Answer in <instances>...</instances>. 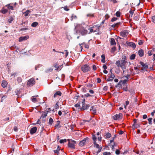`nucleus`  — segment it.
<instances>
[{
	"instance_id": "1",
	"label": "nucleus",
	"mask_w": 155,
	"mask_h": 155,
	"mask_svg": "<svg viewBox=\"0 0 155 155\" xmlns=\"http://www.w3.org/2000/svg\"><path fill=\"white\" fill-rule=\"evenodd\" d=\"M81 69L82 71L84 73L87 72L91 69L90 68L87 64H85L82 66Z\"/></svg>"
},
{
	"instance_id": "2",
	"label": "nucleus",
	"mask_w": 155,
	"mask_h": 155,
	"mask_svg": "<svg viewBox=\"0 0 155 155\" xmlns=\"http://www.w3.org/2000/svg\"><path fill=\"white\" fill-rule=\"evenodd\" d=\"M77 32L80 33L82 35H84L88 33V31L87 29H85L84 28H81L80 30L77 31Z\"/></svg>"
},
{
	"instance_id": "3",
	"label": "nucleus",
	"mask_w": 155,
	"mask_h": 155,
	"mask_svg": "<svg viewBox=\"0 0 155 155\" xmlns=\"http://www.w3.org/2000/svg\"><path fill=\"white\" fill-rule=\"evenodd\" d=\"M69 141L68 143V146L69 147L73 149L75 148V144L76 143L75 141L72 140H68Z\"/></svg>"
},
{
	"instance_id": "4",
	"label": "nucleus",
	"mask_w": 155,
	"mask_h": 155,
	"mask_svg": "<svg viewBox=\"0 0 155 155\" xmlns=\"http://www.w3.org/2000/svg\"><path fill=\"white\" fill-rule=\"evenodd\" d=\"M123 115L121 113L118 114H116L113 117V118L114 120H120L122 118Z\"/></svg>"
},
{
	"instance_id": "5",
	"label": "nucleus",
	"mask_w": 155,
	"mask_h": 155,
	"mask_svg": "<svg viewBox=\"0 0 155 155\" xmlns=\"http://www.w3.org/2000/svg\"><path fill=\"white\" fill-rule=\"evenodd\" d=\"M89 141V138L86 137L83 140L81 141L79 143V145L81 147L84 146V144L87 143Z\"/></svg>"
},
{
	"instance_id": "6",
	"label": "nucleus",
	"mask_w": 155,
	"mask_h": 155,
	"mask_svg": "<svg viewBox=\"0 0 155 155\" xmlns=\"http://www.w3.org/2000/svg\"><path fill=\"white\" fill-rule=\"evenodd\" d=\"M35 83V81L34 78H31L28 81L27 85L28 86H32Z\"/></svg>"
},
{
	"instance_id": "7",
	"label": "nucleus",
	"mask_w": 155,
	"mask_h": 155,
	"mask_svg": "<svg viewBox=\"0 0 155 155\" xmlns=\"http://www.w3.org/2000/svg\"><path fill=\"white\" fill-rule=\"evenodd\" d=\"M38 97V95L36 96H33L31 97V99L32 101L34 103H37L39 102V99L37 98V97Z\"/></svg>"
},
{
	"instance_id": "8",
	"label": "nucleus",
	"mask_w": 155,
	"mask_h": 155,
	"mask_svg": "<svg viewBox=\"0 0 155 155\" xmlns=\"http://www.w3.org/2000/svg\"><path fill=\"white\" fill-rule=\"evenodd\" d=\"M29 38V36L28 35H26L25 36H21L19 38L18 41L21 42L23 41H25Z\"/></svg>"
},
{
	"instance_id": "9",
	"label": "nucleus",
	"mask_w": 155,
	"mask_h": 155,
	"mask_svg": "<svg viewBox=\"0 0 155 155\" xmlns=\"http://www.w3.org/2000/svg\"><path fill=\"white\" fill-rule=\"evenodd\" d=\"M140 64L142 66V70H145L146 71L147 69L148 68V66L146 64L142 62H140Z\"/></svg>"
},
{
	"instance_id": "10",
	"label": "nucleus",
	"mask_w": 155,
	"mask_h": 155,
	"mask_svg": "<svg viewBox=\"0 0 155 155\" xmlns=\"http://www.w3.org/2000/svg\"><path fill=\"white\" fill-rule=\"evenodd\" d=\"M128 34V31L127 30L122 31L120 32V35L123 37H125L127 36Z\"/></svg>"
},
{
	"instance_id": "11",
	"label": "nucleus",
	"mask_w": 155,
	"mask_h": 155,
	"mask_svg": "<svg viewBox=\"0 0 155 155\" xmlns=\"http://www.w3.org/2000/svg\"><path fill=\"white\" fill-rule=\"evenodd\" d=\"M37 129L36 127H34L31 128L30 130V133L32 134L35 133L37 130Z\"/></svg>"
},
{
	"instance_id": "12",
	"label": "nucleus",
	"mask_w": 155,
	"mask_h": 155,
	"mask_svg": "<svg viewBox=\"0 0 155 155\" xmlns=\"http://www.w3.org/2000/svg\"><path fill=\"white\" fill-rule=\"evenodd\" d=\"M115 77V75L112 74H111L110 76H109L108 78L107 79V81H112Z\"/></svg>"
},
{
	"instance_id": "13",
	"label": "nucleus",
	"mask_w": 155,
	"mask_h": 155,
	"mask_svg": "<svg viewBox=\"0 0 155 155\" xmlns=\"http://www.w3.org/2000/svg\"><path fill=\"white\" fill-rule=\"evenodd\" d=\"M127 43L128 46L132 47L133 48H136V45L134 43L128 42H127Z\"/></svg>"
},
{
	"instance_id": "14",
	"label": "nucleus",
	"mask_w": 155,
	"mask_h": 155,
	"mask_svg": "<svg viewBox=\"0 0 155 155\" xmlns=\"http://www.w3.org/2000/svg\"><path fill=\"white\" fill-rule=\"evenodd\" d=\"M42 66V65L41 64H38L37 65H36L35 68V70H38L39 69L41 68L40 69V71H42L43 70V68H41Z\"/></svg>"
},
{
	"instance_id": "15",
	"label": "nucleus",
	"mask_w": 155,
	"mask_h": 155,
	"mask_svg": "<svg viewBox=\"0 0 155 155\" xmlns=\"http://www.w3.org/2000/svg\"><path fill=\"white\" fill-rule=\"evenodd\" d=\"M115 64L118 67H120L122 69L123 68L122 65H121V63H120V61L118 60L116 62Z\"/></svg>"
},
{
	"instance_id": "16",
	"label": "nucleus",
	"mask_w": 155,
	"mask_h": 155,
	"mask_svg": "<svg viewBox=\"0 0 155 155\" xmlns=\"http://www.w3.org/2000/svg\"><path fill=\"white\" fill-rule=\"evenodd\" d=\"M7 82L5 80H3L2 82V86L3 88H5L7 87Z\"/></svg>"
},
{
	"instance_id": "17",
	"label": "nucleus",
	"mask_w": 155,
	"mask_h": 155,
	"mask_svg": "<svg viewBox=\"0 0 155 155\" xmlns=\"http://www.w3.org/2000/svg\"><path fill=\"white\" fill-rule=\"evenodd\" d=\"M114 145L115 144L114 141H113V139L112 140H110V143L109 144V146H110V147L112 148V150H113L114 149Z\"/></svg>"
},
{
	"instance_id": "18",
	"label": "nucleus",
	"mask_w": 155,
	"mask_h": 155,
	"mask_svg": "<svg viewBox=\"0 0 155 155\" xmlns=\"http://www.w3.org/2000/svg\"><path fill=\"white\" fill-rule=\"evenodd\" d=\"M138 53L140 57H142L144 55V51L142 49L138 51Z\"/></svg>"
},
{
	"instance_id": "19",
	"label": "nucleus",
	"mask_w": 155,
	"mask_h": 155,
	"mask_svg": "<svg viewBox=\"0 0 155 155\" xmlns=\"http://www.w3.org/2000/svg\"><path fill=\"white\" fill-rule=\"evenodd\" d=\"M61 93L60 91H57L54 95V97H57L58 96H61Z\"/></svg>"
},
{
	"instance_id": "20",
	"label": "nucleus",
	"mask_w": 155,
	"mask_h": 155,
	"mask_svg": "<svg viewBox=\"0 0 155 155\" xmlns=\"http://www.w3.org/2000/svg\"><path fill=\"white\" fill-rule=\"evenodd\" d=\"M155 51V49L154 48H152L151 50H149L147 53L148 55L150 56L153 54V52Z\"/></svg>"
},
{
	"instance_id": "21",
	"label": "nucleus",
	"mask_w": 155,
	"mask_h": 155,
	"mask_svg": "<svg viewBox=\"0 0 155 155\" xmlns=\"http://www.w3.org/2000/svg\"><path fill=\"white\" fill-rule=\"evenodd\" d=\"M127 81V80H126L120 81L118 83V85H124L125 84Z\"/></svg>"
},
{
	"instance_id": "22",
	"label": "nucleus",
	"mask_w": 155,
	"mask_h": 155,
	"mask_svg": "<svg viewBox=\"0 0 155 155\" xmlns=\"http://www.w3.org/2000/svg\"><path fill=\"white\" fill-rule=\"evenodd\" d=\"M110 44L111 45H115L116 44V43L115 41V39L113 38H111L110 40Z\"/></svg>"
},
{
	"instance_id": "23",
	"label": "nucleus",
	"mask_w": 155,
	"mask_h": 155,
	"mask_svg": "<svg viewBox=\"0 0 155 155\" xmlns=\"http://www.w3.org/2000/svg\"><path fill=\"white\" fill-rule=\"evenodd\" d=\"M91 111H92V112L93 114H95L96 113V110L93 106L91 107V108L90 109Z\"/></svg>"
},
{
	"instance_id": "24",
	"label": "nucleus",
	"mask_w": 155,
	"mask_h": 155,
	"mask_svg": "<svg viewBox=\"0 0 155 155\" xmlns=\"http://www.w3.org/2000/svg\"><path fill=\"white\" fill-rule=\"evenodd\" d=\"M54 122L53 119L52 118L50 117L49 118L48 124L50 125H51Z\"/></svg>"
},
{
	"instance_id": "25",
	"label": "nucleus",
	"mask_w": 155,
	"mask_h": 155,
	"mask_svg": "<svg viewBox=\"0 0 155 155\" xmlns=\"http://www.w3.org/2000/svg\"><path fill=\"white\" fill-rule=\"evenodd\" d=\"M38 24V23L37 22H33L31 25V26L35 27H36Z\"/></svg>"
},
{
	"instance_id": "26",
	"label": "nucleus",
	"mask_w": 155,
	"mask_h": 155,
	"mask_svg": "<svg viewBox=\"0 0 155 155\" xmlns=\"http://www.w3.org/2000/svg\"><path fill=\"white\" fill-rule=\"evenodd\" d=\"M30 12V11L27 10L25 12H24L23 14H24L25 16L26 17L28 15Z\"/></svg>"
},
{
	"instance_id": "27",
	"label": "nucleus",
	"mask_w": 155,
	"mask_h": 155,
	"mask_svg": "<svg viewBox=\"0 0 155 155\" xmlns=\"http://www.w3.org/2000/svg\"><path fill=\"white\" fill-rule=\"evenodd\" d=\"M8 12V10L6 9L3 8L1 11V12L5 14Z\"/></svg>"
},
{
	"instance_id": "28",
	"label": "nucleus",
	"mask_w": 155,
	"mask_h": 155,
	"mask_svg": "<svg viewBox=\"0 0 155 155\" xmlns=\"http://www.w3.org/2000/svg\"><path fill=\"white\" fill-rule=\"evenodd\" d=\"M94 28V27L93 26V27H91L89 28H88V30H90V32L88 33V34H89L90 33H91L93 31L94 32L96 31H94V29H93V28Z\"/></svg>"
},
{
	"instance_id": "29",
	"label": "nucleus",
	"mask_w": 155,
	"mask_h": 155,
	"mask_svg": "<svg viewBox=\"0 0 155 155\" xmlns=\"http://www.w3.org/2000/svg\"><path fill=\"white\" fill-rule=\"evenodd\" d=\"M47 113H43L41 116L40 118L41 119V118H43L46 117L47 116Z\"/></svg>"
},
{
	"instance_id": "30",
	"label": "nucleus",
	"mask_w": 155,
	"mask_h": 155,
	"mask_svg": "<svg viewBox=\"0 0 155 155\" xmlns=\"http://www.w3.org/2000/svg\"><path fill=\"white\" fill-rule=\"evenodd\" d=\"M101 57L102 58L101 60V61L103 63H104L105 62V55L104 54H102L101 56Z\"/></svg>"
},
{
	"instance_id": "31",
	"label": "nucleus",
	"mask_w": 155,
	"mask_h": 155,
	"mask_svg": "<svg viewBox=\"0 0 155 155\" xmlns=\"http://www.w3.org/2000/svg\"><path fill=\"white\" fill-rule=\"evenodd\" d=\"M135 56L136 55L134 54H133L130 56V60H134L135 59Z\"/></svg>"
},
{
	"instance_id": "32",
	"label": "nucleus",
	"mask_w": 155,
	"mask_h": 155,
	"mask_svg": "<svg viewBox=\"0 0 155 155\" xmlns=\"http://www.w3.org/2000/svg\"><path fill=\"white\" fill-rule=\"evenodd\" d=\"M87 17H94V14L90 13L88 14L87 15Z\"/></svg>"
},
{
	"instance_id": "33",
	"label": "nucleus",
	"mask_w": 155,
	"mask_h": 155,
	"mask_svg": "<svg viewBox=\"0 0 155 155\" xmlns=\"http://www.w3.org/2000/svg\"><path fill=\"white\" fill-rule=\"evenodd\" d=\"M6 6H7L8 8L9 9H11L12 10H13V7L12 6L10 5V4L7 5Z\"/></svg>"
},
{
	"instance_id": "34",
	"label": "nucleus",
	"mask_w": 155,
	"mask_h": 155,
	"mask_svg": "<svg viewBox=\"0 0 155 155\" xmlns=\"http://www.w3.org/2000/svg\"><path fill=\"white\" fill-rule=\"evenodd\" d=\"M126 61H121V64L123 68H124L125 64L126 63Z\"/></svg>"
},
{
	"instance_id": "35",
	"label": "nucleus",
	"mask_w": 155,
	"mask_h": 155,
	"mask_svg": "<svg viewBox=\"0 0 155 155\" xmlns=\"http://www.w3.org/2000/svg\"><path fill=\"white\" fill-rule=\"evenodd\" d=\"M119 24H120L119 22L117 23L116 24H114L112 25V27L113 28L117 27L119 25Z\"/></svg>"
},
{
	"instance_id": "36",
	"label": "nucleus",
	"mask_w": 155,
	"mask_h": 155,
	"mask_svg": "<svg viewBox=\"0 0 155 155\" xmlns=\"http://www.w3.org/2000/svg\"><path fill=\"white\" fill-rule=\"evenodd\" d=\"M92 139L94 141V142L95 143L96 142V140L97 139V137L96 136L94 135H92Z\"/></svg>"
},
{
	"instance_id": "37",
	"label": "nucleus",
	"mask_w": 155,
	"mask_h": 155,
	"mask_svg": "<svg viewBox=\"0 0 155 155\" xmlns=\"http://www.w3.org/2000/svg\"><path fill=\"white\" fill-rule=\"evenodd\" d=\"M60 149L59 147V146H58L57 149L56 150H54V151L55 153H56L58 154V152L60 150Z\"/></svg>"
},
{
	"instance_id": "38",
	"label": "nucleus",
	"mask_w": 155,
	"mask_h": 155,
	"mask_svg": "<svg viewBox=\"0 0 155 155\" xmlns=\"http://www.w3.org/2000/svg\"><path fill=\"white\" fill-rule=\"evenodd\" d=\"M148 121L149 122V124H152V118H149L148 119Z\"/></svg>"
},
{
	"instance_id": "39",
	"label": "nucleus",
	"mask_w": 155,
	"mask_h": 155,
	"mask_svg": "<svg viewBox=\"0 0 155 155\" xmlns=\"http://www.w3.org/2000/svg\"><path fill=\"white\" fill-rule=\"evenodd\" d=\"M94 147H96V148H101V147H99V144H97L96 143V142H95V143L94 142Z\"/></svg>"
},
{
	"instance_id": "40",
	"label": "nucleus",
	"mask_w": 155,
	"mask_h": 155,
	"mask_svg": "<svg viewBox=\"0 0 155 155\" xmlns=\"http://www.w3.org/2000/svg\"><path fill=\"white\" fill-rule=\"evenodd\" d=\"M106 136L107 138H109L111 137V134L110 133H108L106 134Z\"/></svg>"
},
{
	"instance_id": "41",
	"label": "nucleus",
	"mask_w": 155,
	"mask_h": 155,
	"mask_svg": "<svg viewBox=\"0 0 155 155\" xmlns=\"http://www.w3.org/2000/svg\"><path fill=\"white\" fill-rule=\"evenodd\" d=\"M116 50L115 47H113L111 49V52L112 53H113Z\"/></svg>"
},
{
	"instance_id": "42",
	"label": "nucleus",
	"mask_w": 155,
	"mask_h": 155,
	"mask_svg": "<svg viewBox=\"0 0 155 155\" xmlns=\"http://www.w3.org/2000/svg\"><path fill=\"white\" fill-rule=\"evenodd\" d=\"M116 15L117 17H120V12L119 11H117L116 13Z\"/></svg>"
},
{
	"instance_id": "43",
	"label": "nucleus",
	"mask_w": 155,
	"mask_h": 155,
	"mask_svg": "<svg viewBox=\"0 0 155 155\" xmlns=\"http://www.w3.org/2000/svg\"><path fill=\"white\" fill-rule=\"evenodd\" d=\"M66 142L67 140L66 139L61 140L60 141V143H64Z\"/></svg>"
},
{
	"instance_id": "44",
	"label": "nucleus",
	"mask_w": 155,
	"mask_h": 155,
	"mask_svg": "<svg viewBox=\"0 0 155 155\" xmlns=\"http://www.w3.org/2000/svg\"><path fill=\"white\" fill-rule=\"evenodd\" d=\"M127 58L126 57L125 55H124L122 56V60L124 61H126V60Z\"/></svg>"
},
{
	"instance_id": "45",
	"label": "nucleus",
	"mask_w": 155,
	"mask_h": 155,
	"mask_svg": "<svg viewBox=\"0 0 155 155\" xmlns=\"http://www.w3.org/2000/svg\"><path fill=\"white\" fill-rule=\"evenodd\" d=\"M13 20V18L12 17H10L8 20V21L9 23H11Z\"/></svg>"
},
{
	"instance_id": "46",
	"label": "nucleus",
	"mask_w": 155,
	"mask_h": 155,
	"mask_svg": "<svg viewBox=\"0 0 155 155\" xmlns=\"http://www.w3.org/2000/svg\"><path fill=\"white\" fill-rule=\"evenodd\" d=\"M17 81L18 82H21L22 81V79L20 77H18L17 78Z\"/></svg>"
},
{
	"instance_id": "47",
	"label": "nucleus",
	"mask_w": 155,
	"mask_h": 155,
	"mask_svg": "<svg viewBox=\"0 0 155 155\" xmlns=\"http://www.w3.org/2000/svg\"><path fill=\"white\" fill-rule=\"evenodd\" d=\"M64 52H65L64 54H65V57H66L68 55V51L67 50H65Z\"/></svg>"
},
{
	"instance_id": "48",
	"label": "nucleus",
	"mask_w": 155,
	"mask_h": 155,
	"mask_svg": "<svg viewBox=\"0 0 155 155\" xmlns=\"http://www.w3.org/2000/svg\"><path fill=\"white\" fill-rule=\"evenodd\" d=\"M103 155H110V152H104L103 153Z\"/></svg>"
},
{
	"instance_id": "49",
	"label": "nucleus",
	"mask_w": 155,
	"mask_h": 155,
	"mask_svg": "<svg viewBox=\"0 0 155 155\" xmlns=\"http://www.w3.org/2000/svg\"><path fill=\"white\" fill-rule=\"evenodd\" d=\"M152 21L153 23H155V15L152 16Z\"/></svg>"
},
{
	"instance_id": "50",
	"label": "nucleus",
	"mask_w": 155,
	"mask_h": 155,
	"mask_svg": "<svg viewBox=\"0 0 155 155\" xmlns=\"http://www.w3.org/2000/svg\"><path fill=\"white\" fill-rule=\"evenodd\" d=\"M138 44L140 45H142L143 43V41L142 40H139L138 41Z\"/></svg>"
},
{
	"instance_id": "51",
	"label": "nucleus",
	"mask_w": 155,
	"mask_h": 155,
	"mask_svg": "<svg viewBox=\"0 0 155 155\" xmlns=\"http://www.w3.org/2000/svg\"><path fill=\"white\" fill-rule=\"evenodd\" d=\"M55 107L56 109H58L59 108V106L58 105V103H56L55 105Z\"/></svg>"
},
{
	"instance_id": "52",
	"label": "nucleus",
	"mask_w": 155,
	"mask_h": 155,
	"mask_svg": "<svg viewBox=\"0 0 155 155\" xmlns=\"http://www.w3.org/2000/svg\"><path fill=\"white\" fill-rule=\"evenodd\" d=\"M115 153L117 155H118L120 153V150H119L118 149L116 150V151H115Z\"/></svg>"
},
{
	"instance_id": "53",
	"label": "nucleus",
	"mask_w": 155,
	"mask_h": 155,
	"mask_svg": "<svg viewBox=\"0 0 155 155\" xmlns=\"http://www.w3.org/2000/svg\"><path fill=\"white\" fill-rule=\"evenodd\" d=\"M117 19V18L115 17H113L111 19L112 21H116Z\"/></svg>"
},
{
	"instance_id": "54",
	"label": "nucleus",
	"mask_w": 155,
	"mask_h": 155,
	"mask_svg": "<svg viewBox=\"0 0 155 155\" xmlns=\"http://www.w3.org/2000/svg\"><path fill=\"white\" fill-rule=\"evenodd\" d=\"M64 9L66 11H68L69 10V9H68L67 6H64Z\"/></svg>"
},
{
	"instance_id": "55",
	"label": "nucleus",
	"mask_w": 155,
	"mask_h": 155,
	"mask_svg": "<svg viewBox=\"0 0 155 155\" xmlns=\"http://www.w3.org/2000/svg\"><path fill=\"white\" fill-rule=\"evenodd\" d=\"M125 103L126 105H124V108L126 109V106H127L129 104V102L128 101H126Z\"/></svg>"
},
{
	"instance_id": "56",
	"label": "nucleus",
	"mask_w": 155,
	"mask_h": 155,
	"mask_svg": "<svg viewBox=\"0 0 155 155\" xmlns=\"http://www.w3.org/2000/svg\"><path fill=\"white\" fill-rule=\"evenodd\" d=\"M92 68L93 69L94 71L96 70L97 69L96 66L94 65L93 66Z\"/></svg>"
},
{
	"instance_id": "57",
	"label": "nucleus",
	"mask_w": 155,
	"mask_h": 155,
	"mask_svg": "<svg viewBox=\"0 0 155 155\" xmlns=\"http://www.w3.org/2000/svg\"><path fill=\"white\" fill-rule=\"evenodd\" d=\"M108 89V87L107 86H105L103 88V90L106 91Z\"/></svg>"
},
{
	"instance_id": "58",
	"label": "nucleus",
	"mask_w": 155,
	"mask_h": 155,
	"mask_svg": "<svg viewBox=\"0 0 155 155\" xmlns=\"http://www.w3.org/2000/svg\"><path fill=\"white\" fill-rule=\"evenodd\" d=\"M84 47L86 48H89V46L87 44H84Z\"/></svg>"
},
{
	"instance_id": "59",
	"label": "nucleus",
	"mask_w": 155,
	"mask_h": 155,
	"mask_svg": "<svg viewBox=\"0 0 155 155\" xmlns=\"http://www.w3.org/2000/svg\"><path fill=\"white\" fill-rule=\"evenodd\" d=\"M84 44V43H82L81 44H79V46H80V47L81 48V51H82V46H81V45H82L83 44Z\"/></svg>"
},
{
	"instance_id": "60",
	"label": "nucleus",
	"mask_w": 155,
	"mask_h": 155,
	"mask_svg": "<svg viewBox=\"0 0 155 155\" xmlns=\"http://www.w3.org/2000/svg\"><path fill=\"white\" fill-rule=\"evenodd\" d=\"M101 148H98V150L97 152V153H99L100 152L101 150Z\"/></svg>"
},
{
	"instance_id": "61",
	"label": "nucleus",
	"mask_w": 155,
	"mask_h": 155,
	"mask_svg": "<svg viewBox=\"0 0 155 155\" xmlns=\"http://www.w3.org/2000/svg\"><path fill=\"white\" fill-rule=\"evenodd\" d=\"M75 106L76 107H79L80 106V105L78 104H77L75 105Z\"/></svg>"
},
{
	"instance_id": "62",
	"label": "nucleus",
	"mask_w": 155,
	"mask_h": 155,
	"mask_svg": "<svg viewBox=\"0 0 155 155\" xmlns=\"http://www.w3.org/2000/svg\"><path fill=\"white\" fill-rule=\"evenodd\" d=\"M89 92L90 93L92 94H93L94 93V91H93V90H90L89 91Z\"/></svg>"
},
{
	"instance_id": "63",
	"label": "nucleus",
	"mask_w": 155,
	"mask_h": 155,
	"mask_svg": "<svg viewBox=\"0 0 155 155\" xmlns=\"http://www.w3.org/2000/svg\"><path fill=\"white\" fill-rule=\"evenodd\" d=\"M147 117V116L146 114H144L143 116V118L144 119L146 118Z\"/></svg>"
},
{
	"instance_id": "64",
	"label": "nucleus",
	"mask_w": 155,
	"mask_h": 155,
	"mask_svg": "<svg viewBox=\"0 0 155 155\" xmlns=\"http://www.w3.org/2000/svg\"><path fill=\"white\" fill-rule=\"evenodd\" d=\"M58 114L59 115L61 116L62 115V112L61 111H59L58 112Z\"/></svg>"
}]
</instances>
